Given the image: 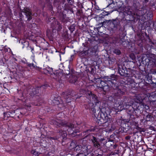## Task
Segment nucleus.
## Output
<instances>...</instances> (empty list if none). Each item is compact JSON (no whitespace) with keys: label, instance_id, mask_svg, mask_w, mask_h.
Returning <instances> with one entry per match:
<instances>
[{"label":"nucleus","instance_id":"1","mask_svg":"<svg viewBox=\"0 0 156 156\" xmlns=\"http://www.w3.org/2000/svg\"><path fill=\"white\" fill-rule=\"evenodd\" d=\"M105 108H100L97 106H95L91 109L93 112L95 117L101 122V124H102L108 122H110L111 120L110 115H108V110L106 111Z\"/></svg>","mask_w":156,"mask_h":156},{"label":"nucleus","instance_id":"2","mask_svg":"<svg viewBox=\"0 0 156 156\" xmlns=\"http://www.w3.org/2000/svg\"><path fill=\"white\" fill-rule=\"evenodd\" d=\"M53 124L58 126L60 127L61 126H66L68 127L67 131L69 134L71 135L74 136H76V134L80 132L79 127H76L71 123H69L66 121L61 120L60 119H57L52 121Z\"/></svg>","mask_w":156,"mask_h":156},{"label":"nucleus","instance_id":"3","mask_svg":"<svg viewBox=\"0 0 156 156\" xmlns=\"http://www.w3.org/2000/svg\"><path fill=\"white\" fill-rule=\"evenodd\" d=\"M117 79V76L114 74L111 75L110 76H106L104 77V80H101L97 84V86L104 89V87L108 86L109 87L113 86L115 83Z\"/></svg>","mask_w":156,"mask_h":156},{"label":"nucleus","instance_id":"4","mask_svg":"<svg viewBox=\"0 0 156 156\" xmlns=\"http://www.w3.org/2000/svg\"><path fill=\"white\" fill-rule=\"evenodd\" d=\"M115 91L113 94V98L115 101H116L119 99L121 97L124 95L126 91V87L124 86L120 85L118 86L117 84V81L114 83V85L112 86Z\"/></svg>","mask_w":156,"mask_h":156},{"label":"nucleus","instance_id":"5","mask_svg":"<svg viewBox=\"0 0 156 156\" xmlns=\"http://www.w3.org/2000/svg\"><path fill=\"white\" fill-rule=\"evenodd\" d=\"M146 9H142L140 10H137L136 12V15L138 16H144L145 19L147 20H151L152 19V15L151 12L146 13Z\"/></svg>","mask_w":156,"mask_h":156},{"label":"nucleus","instance_id":"6","mask_svg":"<svg viewBox=\"0 0 156 156\" xmlns=\"http://www.w3.org/2000/svg\"><path fill=\"white\" fill-rule=\"evenodd\" d=\"M109 28L112 30H116L118 29V27L120 26V21L117 18L109 20Z\"/></svg>","mask_w":156,"mask_h":156},{"label":"nucleus","instance_id":"7","mask_svg":"<svg viewBox=\"0 0 156 156\" xmlns=\"http://www.w3.org/2000/svg\"><path fill=\"white\" fill-rule=\"evenodd\" d=\"M103 139H101L99 140L98 138L94 136H92L90 138V141L92 143V144L95 147L99 149L101 147V144L100 143V141H102Z\"/></svg>","mask_w":156,"mask_h":156},{"label":"nucleus","instance_id":"8","mask_svg":"<svg viewBox=\"0 0 156 156\" xmlns=\"http://www.w3.org/2000/svg\"><path fill=\"white\" fill-rule=\"evenodd\" d=\"M90 98L91 101L95 103L96 105L99 104L100 102L98 100V97L94 94H93L91 91H88L87 94Z\"/></svg>","mask_w":156,"mask_h":156},{"label":"nucleus","instance_id":"9","mask_svg":"<svg viewBox=\"0 0 156 156\" xmlns=\"http://www.w3.org/2000/svg\"><path fill=\"white\" fill-rule=\"evenodd\" d=\"M22 12L25 13L28 21H30L32 19L33 14L31 9L27 8H25L23 10Z\"/></svg>","mask_w":156,"mask_h":156},{"label":"nucleus","instance_id":"10","mask_svg":"<svg viewBox=\"0 0 156 156\" xmlns=\"http://www.w3.org/2000/svg\"><path fill=\"white\" fill-rule=\"evenodd\" d=\"M53 30H57L58 31H59L62 29L61 25L58 21H54L53 22L51 25Z\"/></svg>","mask_w":156,"mask_h":156},{"label":"nucleus","instance_id":"11","mask_svg":"<svg viewBox=\"0 0 156 156\" xmlns=\"http://www.w3.org/2000/svg\"><path fill=\"white\" fill-rule=\"evenodd\" d=\"M84 147L81 148L82 150L80 152L77 154L76 156H79L80 155L82 156H86L88 154V151L87 147L86 146H84Z\"/></svg>","mask_w":156,"mask_h":156},{"label":"nucleus","instance_id":"12","mask_svg":"<svg viewBox=\"0 0 156 156\" xmlns=\"http://www.w3.org/2000/svg\"><path fill=\"white\" fill-rule=\"evenodd\" d=\"M72 92H70L69 91H68L65 92H63L62 95L66 100V102L67 103H69L71 101V98L70 96H73Z\"/></svg>","mask_w":156,"mask_h":156},{"label":"nucleus","instance_id":"13","mask_svg":"<svg viewBox=\"0 0 156 156\" xmlns=\"http://www.w3.org/2000/svg\"><path fill=\"white\" fill-rule=\"evenodd\" d=\"M119 101L118 102V107L122 105L124 108L128 109L129 108H132L133 106H131L130 105H129V103L125 102L123 100H121L120 101Z\"/></svg>","mask_w":156,"mask_h":156},{"label":"nucleus","instance_id":"14","mask_svg":"<svg viewBox=\"0 0 156 156\" xmlns=\"http://www.w3.org/2000/svg\"><path fill=\"white\" fill-rule=\"evenodd\" d=\"M31 51L34 54L39 55L41 54V48L37 46L34 48L30 47Z\"/></svg>","mask_w":156,"mask_h":156},{"label":"nucleus","instance_id":"15","mask_svg":"<svg viewBox=\"0 0 156 156\" xmlns=\"http://www.w3.org/2000/svg\"><path fill=\"white\" fill-rule=\"evenodd\" d=\"M134 101L138 104L141 103L143 100V98L140 94L136 95L133 99Z\"/></svg>","mask_w":156,"mask_h":156},{"label":"nucleus","instance_id":"16","mask_svg":"<svg viewBox=\"0 0 156 156\" xmlns=\"http://www.w3.org/2000/svg\"><path fill=\"white\" fill-rule=\"evenodd\" d=\"M146 121L147 122L150 121L152 122L154 120V118L151 114H147L145 118Z\"/></svg>","mask_w":156,"mask_h":156},{"label":"nucleus","instance_id":"17","mask_svg":"<svg viewBox=\"0 0 156 156\" xmlns=\"http://www.w3.org/2000/svg\"><path fill=\"white\" fill-rule=\"evenodd\" d=\"M77 80V76L74 75L72 76L70 78L69 82L71 83H74Z\"/></svg>","mask_w":156,"mask_h":156},{"label":"nucleus","instance_id":"18","mask_svg":"<svg viewBox=\"0 0 156 156\" xmlns=\"http://www.w3.org/2000/svg\"><path fill=\"white\" fill-rule=\"evenodd\" d=\"M142 106L143 107H144V105L142 104L141 103H139L136 105V107H133L132 108H133V110L134 111H140L141 110V109L142 108Z\"/></svg>","mask_w":156,"mask_h":156},{"label":"nucleus","instance_id":"19","mask_svg":"<svg viewBox=\"0 0 156 156\" xmlns=\"http://www.w3.org/2000/svg\"><path fill=\"white\" fill-rule=\"evenodd\" d=\"M39 93V89L38 88L33 89L31 91V95L33 96L35 95L37 96V94Z\"/></svg>","mask_w":156,"mask_h":156},{"label":"nucleus","instance_id":"20","mask_svg":"<svg viewBox=\"0 0 156 156\" xmlns=\"http://www.w3.org/2000/svg\"><path fill=\"white\" fill-rule=\"evenodd\" d=\"M59 133L60 135L62 136V137L64 138L66 136L67 134L65 131L61 130H59Z\"/></svg>","mask_w":156,"mask_h":156},{"label":"nucleus","instance_id":"21","mask_svg":"<svg viewBox=\"0 0 156 156\" xmlns=\"http://www.w3.org/2000/svg\"><path fill=\"white\" fill-rule=\"evenodd\" d=\"M115 3H114V2L113 1L112 3L109 4L107 7L112 9H115Z\"/></svg>","mask_w":156,"mask_h":156},{"label":"nucleus","instance_id":"22","mask_svg":"<svg viewBox=\"0 0 156 156\" xmlns=\"http://www.w3.org/2000/svg\"><path fill=\"white\" fill-rule=\"evenodd\" d=\"M118 71L119 73L122 76H124L125 74V70L123 69H121L120 68V69H118Z\"/></svg>","mask_w":156,"mask_h":156},{"label":"nucleus","instance_id":"23","mask_svg":"<svg viewBox=\"0 0 156 156\" xmlns=\"http://www.w3.org/2000/svg\"><path fill=\"white\" fill-rule=\"evenodd\" d=\"M113 52L117 55H119L121 54L120 50L118 49H115Z\"/></svg>","mask_w":156,"mask_h":156},{"label":"nucleus","instance_id":"24","mask_svg":"<svg viewBox=\"0 0 156 156\" xmlns=\"http://www.w3.org/2000/svg\"><path fill=\"white\" fill-rule=\"evenodd\" d=\"M31 153L35 156H38L39 154V153L36 150H32L31 151Z\"/></svg>","mask_w":156,"mask_h":156},{"label":"nucleus","instance_id":"25","mask_svg":"<svg viewBox=\"0 0 156 156\" xmlns=\"http://www.w3.org/2000/svg\"><path fill=\"white\" fill-rule=\"evenodd\" d=\"M95 130V128L93 127H92L90 129L86 130L85 131V133H86V132L90 133V132L94 131Z\"/></svg>","mask_w":156,"mask_h":156},{"label":"nucleus","instance_id":"26","mask_svg":"<svg viewBox=\"0 0 156 156\" xmlns=\"http://www.w3.org/2000/svg\"><path fill=\"white\" fill-rule=\"evenodd\" d=\"M69 29L71 32H73V31L75 29V26L74 25H71L69 27Z\"/></svg>","mask_w":156,"mask_h":156},{"label":"nucleus","instance_id":"27","mask_svg":"<svg viewBox=\"0 0 156 156\" xmlns=\"http://www.w3.org/2000/svg\"><path fill=\"white\" fill-rule=\"evenodd\" d=\"M130 57L133 59L134 60L135 59V57L134 54H132L129 55Z\"/></svg>","mask_w":156,"mask_h":156},{"label":"nucleus","instance_id":"28","mask_svg":"<svg viewBox=\"0 0 156 156\" xmlns=\"http://www.w3.org/2000/svg\"><path fill=\"white\" fill-rule=\"evenodd\" d=\"M22 43L23 44V48H24V46L25 45H26V46H27L28 45V43L27 42H24L23 43Z\"/></svg>","mask_w":156,"mask_h":156},{"label":"nucleus","instance_id":"29","mask_svg":"<svg viewBox=\"0 0 156 156\" xmlns=\"http://www.w3.org/2000/svg\"><path fill=\"white\" fill-rule=\"evenodd\" d=\"M47 71H48L49 72H51L52 71V68H50V67H48V68H47Z\"/></svg>","mask_w":156,"mask_h":156},{"label":"nucleus","instance_id":"30","mask_svg":"<svg viewBox=\"0 0 156 156\" xmlns=\"http://www.w3.org/2000/svg\"><path fill=\"white\" fill-rule=\"evenodd\" d=\"M125 42V41L122 40V39H121L119 41V43H120L121 44L123 45V44L124 42Z\"/></svg>","mask_w":156,"mask_h":156},{"label":"nucleus","instance_id":"31","mask_svg":"<svg viewBox=\"0 0 156 156\" xmlns=\"http://www.w3.org/2000/svg\"><path fill=\"white\" fill-rule=\"evenodd\" d=\"M28 66L30 67H33L34 68H35V66L33 64H30L28 65Z\"/></svg>","mask_w":156,"mask_h":156},{"label":"nucleus","instance_id":"32","mask_svg":"<svg viewBox=\"0 0 156 156\" xmlns=\"http://www.w3.org/2000/svg\"><path fill=\"white\" fill-rule=\"evenodd\" d=\"M130 138V136H127L125 137V139L126 140H129Z\"/></svg>","mask_w":156,"mask_h":156},{"label":"nucleus","instance_id":"33","mask_svg":"<svg viewBox=\"0 0 156 156\" xmlns=\"http://www.w3.org/2000/svg\"><path fill=\"white\" fill-rule=\"evenodd\" d=\"M53 102L55 103H56L57 105L59 104V102L58 101H56V100H54Z\"/></svg>","mask_w":156,"mask_h":156},{"label":"nucleus","instance_id":"34","mask_svg":"<svg viewBox=\"0 0 156 156\" xmlns=\"http://www.w3.org/2000/svg\"><path fill=\"white\" fill-rule=\"evenodd\" d=\"M117 147V145L115 144L113 146V147L114 149H115Z\"/></svg>","mask_w":156,"mask_h":156},{"label":"nucleus","instance_id":"35","mask_svg":"<svg viewBox=\"0 0 156 156\" xmlns=\"http://www.w3.org/2000/svg\"><path fill=\"white\" fill-rule=\"evenodd\" d=\"M49 139H50L51 140V139H52V140H55V138L54 137H49Z\"/></svg>","mask_w":156,"mask_h":156},{"label":"nucleus","instance_id":"36","mask_svg":"<svg viewBox=\"0 0 156 156\" xmlns=\"http://www.w3.org/2000/svg\"><path fill=\"white\" fill-rule=\"evenodd\" d=\"M149 0H144V2L146 3L148 2Z\"/></svg>","mask_w":156,"mask_h":156},{"label":"nucleus","instance_id":"37","mask_svg":"<svg viewBox=\"0 0 156 156\" xmlns=\"http://www.w3.org/2000/svg\"><path fill=\"white\" fill-rule=\"evenodd\" d=\"M67 2L69 3H71L72 2V0H67Z\"/></svg>","mask_w":156,"mask_h":156},{"label":"nucleus","instance_id":"38","mask_svg":"<svg viewBox=\"0 0 156 156\" xmlns=\"http://www.w3.org/2000/svg\"><path fill=\"white\" fill-rule=\"evenodd\" d=\"M19 16L21 17L22 16H23V15H22V14L21 13H19Z\"/></svg>","mask_w":156,"mask_h":156},{"label":"nucleus","instance_id":"39","mask_svg":"<svg viewBox=\"0 0 156 156\" xmlns=\"http://www.w3.org/2000/svg\"><path fill=\"white\" fill-rule=\"evenodd\" d=\"M106 13H107V14H106L105 15H108V14H109L110 12H106Z\"/></svg>","mask_w":156,"mask_h":156},{"label":"nucleus","instance_id":"40","mask_svg":"<svg viewBox=\"0 0 156 156\" xmlns=\"http://www.w3.org/2000/svg\"><path fill=\"white\" fill-rule=\"evenodd\" d=\"M96 156H102V155L100 154H98L97 155H96Z\"/></svg>","mask_w":156,"mask_h":156},{"label":"nucleus","instance_id":"41","mask_svg":"<svg viewBox=\"0 0 156 156\" xmlns=\"http://www.w3.org/2000/svg\"><path fill=\"white\" fill-rule=\"evenodd\" d=\"M4 116H5L6 115H7V113L5 112L4 113Z\"/></svg>","mask_w":156,"mask_h":156},{"label":"nucleus","instance_id":"42","mask_svg":"<svg viewBox=\"0 0 156 156\" xmlns=\"http://www.w3.org/2000/svg\"><path fill=\"white\" fill-rule=\"evenodd\" d=\"M82 143H86V141H84V140H83Z\"/></svg>","mask_w":156,"mask_h":156},{"label":"nucleus","instance_id":"43","mask_svg":"<svg viewBox=\"0 0 156 156\" xmlns=\"http://www.w3.org/2000/svg\"><path fill=\"white\" fill-rule=\"evenodd\" d=\"M155 86L156 87V83H155Z\"/></svg>","mask_w":156,"mask_h":156},{"label":"nucleus","instance_id":"44","mask_svg":"<svg viewBox=\"0 0 156 156\" xmlns=\"http://www.w3.org/2000/svg\"><path fill=\"white\" fill-rule=\"evenodd\" d=\"M147 106V107L148 108H147V109H148V108H149V107H148V106Z\"/></svg>","mask_w":156,"mask_h":156}]
</instances>
